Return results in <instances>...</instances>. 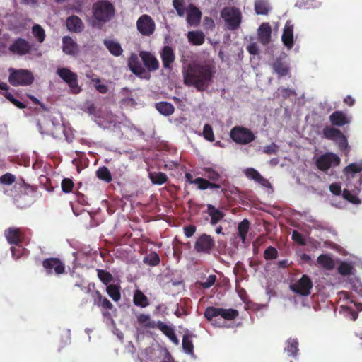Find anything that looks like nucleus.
I'll return each instance as SVG.
<instances>
[{"label":"nucleus","instance_id":"f257e3e1","mask_svg":"<svg viewBox=\"0 0 362 362\" xmlns=\"http://www.w3.org/2000/svg\"><path fill=\"white\" fill-rule=\"evenodd\" d=\"M214 72V66L209 64L190 63L182 70L184 84L204 91L211 85Z\"/></svg>","mask_w":362,"mask_h":362},{"label":"nucleus","instance_id":"f03ea898","mask_svg":"<svg viewBox=\"0 0 362 362\" xmlns=\"http://www.w3.org/2000/svg\"><path fill=\"white\" fill-rule=\"evenodd\" d=\"M344 174L346 177V188L343 190L342 197L353 204L361 202L358 194L362 185V163H352L344 168Z\"/></svg>","mask_w":362,"mask_h":362},{"label":"nucleus","instance_id":"7ed1b4c3","mask_svg":"<svg viewBox=\"0 0 362 362\" xmlns=\"http://www.w3.org/2000/svg\"><path fill=\"white\" fill-rule=\"evenodd\" d=\"M93 18L98 24L110 21L115 15L114 5L107 0H99L92 6Z\"/></svg>","mask_w":362,"mask_h":362},{"label":"nucleus","instance_id":"20e7f679","mask_svg":"<svg viewBox=\"0 0 362 362\" xmlns=\"http://www.w3.org/2000/svg\"><path fill=\"white\" fill-rule=\"evenodd\" d=\"M204 315L208 321L213 322L214 325L222 327L223 325L221 323L218 322L216 320H213V319L221 316L224 320H233L238 316L239 313L237 310L233 308L224 309L209 306L206 308Z\"/></svg>","mask_w":362,"mask_h":362},{"label":"nucleus","instance_id":"39448f33","mask_svg":"<svg viewBox=\"0 0 362 362\" xmlns=\"http://www.w3.org/2000/svg\"><path fill=\"white\" fill-rule=\"evenodd\" d=\"M8 82L13 86H26L33 83L34 76L31 71L26 69H8Z\"/></svg>","mask_w":362,"mask_h":362},{"label":"nucleus","instance_id":"423d86ee","mask_svg":"<svg viewBox=\"0 0 362 362\" xmlns=\"http://www.w3.org/2000/svg\"><path fill=\"white\" fill-rule=\"evenodd\" d=\"M230 138L238 144H248L253 141L255 136L252 132L242 126H235L230 133Z\"/></svg>","mask_w":362,"mask_h":362},{"label":"nucleus","instance_id":"0eeeda50","mask_svg":"<svg viewBox=\"0 0 362 362\" xmlns=\"http://www.w3.org/2000/svg\"><path fill=\"white\" fill-rule=\"evenodd\" d=\"M322 134L324 138L334 141L341 150L344 151L347 148V139L339 129L326 126L322 129Z\"/></svg>","mask_w":362,"mask_h":362},{"label":"nucleus","instance_id":"6e6552de","mask_svg":"<svg viewBox=\"0 0 362 362\" xmlns=\"http://www.w3.org/2000/svg\"><path fill=\"white\" fill-rule=\"evenodd\" d=\"M221 16L227 23V27L230 30H236L241 23V13L235 7L225 8L221 12Z\"/></svg>","mask_w":362,"mask_h":362},{"label":"nucleus","instance_id":"1a4fd4ad","mask_svg":"<svg viewBox=\"0 0 362 362\" xmlns=\"http://www.w3.org/2000/svg\"><path fill=\"white\" fill-rule=\"evenodd\" d=\"M58 76L69 86L73 93H78L81 88L78 83V76L68 68H59L57 71Z\"/></svg>","mask_w":362,"mask_h":362},{"label":"nucleus","instance_id":"9d476101","mask_svg":"<svg viewBox=\"0 0 362 362\" xmlns=\"http://www.w3.org/2000/svg\"><path fill=\"white\" fill-rule=\"evenodd\" d=\"M286 58V55L283 54L276 57L271 64L273 71L277 74L279 78L285 76L291 77V67Z\"/></svg>","mask_w":362,"mask_h":362},{"label":"nucleus","instance_id":"9b49d317","mask_svg":"<svg viewBox=\"0 0 362 362\" xmlns=\"http://www.w3.org/2000/svg\"><path fill=\"white\" fill-rule=\"evenodd\" d=\"M215 245V240L211 235L203 233L195 241L194 250L198 253L210 254Z\"/></svg>","mask_w":362,"mask_h":362},{"label":"nucleus","instance_id":"f8f14e48","mask_svg":"<svg viewBox=\"0 0 362 362\" xmlns=\"http://www.w3.org/2000/svg\"><path fill=\"white\" fill-rule=\"evenodd\" d=\"M136 28L144 36H151L156 30V24L153 18L147 15H141L136 21Z\"/></svg>","mask_w":362,"mask_h":362},{"label":"nucleus","instance_id":"ddd939ff","mask_svg":"<svg viewBox=\"0 0 362 362\" xmlns=\"http://www.w3.org/2000/svg\"><path fill=\"white\" fill-rule=\"evenodd\" d=\"M290 288L293 292L303 296H307L310 294L313 282L308 275L303 274L295 284H291Z\"/></svg>","mask_w":362,"mask_h":362},{"label":"nucleus","instance_id":"4468645a","mask_svg":"<svg viewBox=\"0 0 362 362\" xmlns=\"http://www.w3.org/2000/svg\"><path fill=\"white\" fill-rule=\"evenodd\" d=\"M33 45L25 39L18 37L10 45L8 50L14 54L23 56L30 54L33 50Z\"/></svg>","mask_w":362,"mask_h":362},{"label":"nucleus","instance_id":"2eb2a0df","mask_svg":"<svg viewBox=\"0 0 362 362\" xmlns=\"http://www.w3.org/2000/svg\"><path fill=\"white\" fill-rule=\"evenodd\" d=\"M316 166L322 171H327L332 165L337 166L340 163V158L333 153H326L316 160Z\"/></svg>","mask_w":362,"mask_h":362},{"label":"nucleus","instance_id":"dca6fc26","mask_svg":"<svg viewBox=\"0 0 362 362\" xmlns=\"http://www.w3.org/2000/svg\"><path fill=\"white\" fill-rule=\"evenodd\" d=\"M42 264L48 275L52 274L53 271L57 275H60L65 272V265L59 258H47L42 261Z\"/></svg>","mask_w":362,"mask_h":362},{"label":"nucleus","instance_id":"f3484780","mask_svg":"<svg viewBox=\"0 0 362 362\" xmlns=\"http://www.w3.org/2000/svg\"><path fill=\"white\" fill-rule=\"evenodd\" d=\"M139 57L144 66L149 72L155 71L159 69V62L151 52L148 51H141L139 52Z\"/></svg>","mask_w":362,"mask_h":362},{"label":"nucleus","instance_id":"a211bd4d","mask_svg":"<svg viewBox=\"0 0 362 362\" xmlns=\"http://www.w3.org/2000/svg\"><path fill=\"white\" fill-rule=\"evenodd\" d=\"M160 54L163 67L166 70L171 71L173 70V64L175 60V54L172 47L169 45L164 46Z\"/></svg>","mask_w":362,"mask_h":362},{"label":"nucleus","instance_id":"6ab92c4d","mask_svg":"<svg viewBox=\"0 0 362 362\" xmlns=\"http://www.w3.org/2000/svg\"><path fill=\"white\" fill-rule=\"evenodd\" d=\"M5 237L11 245H20L24 239V234L21 228L10 227L5 230Z\"/></svg>","mask_w":362,"mask_h":362},{"label":"nucleus","instance_id":"aec40b11","mask_svg":"<svg viewBox=\"0 0 362 362\" xmlns=\"http://www.w3.org/2000/svg\"><path fill=\"white\" fill-rule=\"evenodd\" d=\"M281 40L284 45L288 49H291L293 47V25L290 21H288L285 24L281 35Z\"/></svg>","mask_w":362,"mask_h":362},{"label":"nucleus","instance_id":"412c9836","mask_svg":"<svg viewBox=\"0 0 362 362\" xmlns=\"http://www.w3.org/2000/svg\"><path fill=\"white\" fill-rule=\"evenodd\" d=\"M128 66L131 71L136 76L144 78V74H146V69L141 66L136 54L132 53L128 59Z\"/></svg>","mask_w":362,"mask_h":362},{"label":"nucleus","instance_id":"4be33fe9","mask_svg":"<svg viewBox=\"0 0 362 362\" xmlns=\"http://www.w3.org/2000/svg\"><path fill=\"white\" fill-rule=\"evenodd\" d=\"M91 298L94 305L105 310H110L113 308L112 303L98 291L95 290L91 293Z\"/></svg>","mask_w":362,"mask_h":362},{"label":"nucleus","instance_id":"5701e85b","mask_svg":"<svg viewBox=\"0 0 362 362\" xmlns=\"http://www.w3.org/2000/svg\"><path fill=\"white\" fill-rule=\"evenodd\" d=\"M351 117H348L343 111L337 110L329 115V121L333 126L343 127L351 122Z\"/></svg>","mask_w":362,"mask_h":362},{"label":"nucleus","instance_id":"b1692460","mask_svg":"<svg viewBox=\"0 0 362 362\" xmlns=\"http://www.w3.org/2000/svg\"><path fill=\"white\" fill-rule=\"evenodd\" d=\"M62 44V50L65 54L72 56H75L78 54V46L71 37H63Z\"/></svg>","mask_w":362,"mask_h":362},{"label":"nucleus","instance_id":"393cba45","mask_svg":"<svg viewBox=\"0 0 362 362\" xmlns=\"http://www.w3.org/2000/svg\"><path fill=\"white\" fill-rule=\"evenodd\" d=\"M258 40L264 45L271 40L272 28L269 23H262L258 28Z\"/></svg>","mask_w":362,"mask_h":362},{"label":"nucleus","instance_id":"a878e982","mask_svg":"<svg viewBox=\"0 0 362 362\" xmlns=\"http://www.w3.org/2000/svg\"><path fill=\"white\" fill-rule=\"evenodd\" d=\"M66 24L67 29L73 33H81L84 28L82 20L75 15L68 17L66 18Z\"/></svg>","mask_w":362,"mask_h":362},{"label":"nucleus","instance_id":"bb28decb","mask_svg":"<svg viewBox=\"0 0 362 362\" xmlns=\"http://www.w3.org/2000/svg\"><path fill=\"white\" fill-rule=\"evenodd\" d=\"M156 328L160 330L167 337H168L175 344H179V340L175 333V330L170 326L165 324L162 321L156 322Z\"/></svg>","mask_w":362,"mask_h":362},{"label":"nucleus","instance_id":"cd10ccee","mask_svg":"<svg viewBox=\"0 0 362 362\" xmlns=\"http://www.w3.org/2000/svg\"><path fill=\"white\" fill-rule=\"evenodd\" d=\"M202 12L198 8L190 5L187 13V21L191 25H197L199 23Z\"/></svg>","mask_w":362,"mask_h":362},{"label":"nucleus","instance_id":"c85d7f7f","mask_svg":"<svg viewBox=\"0 0 362 362\" xmlns=\"http://www.w3.org/2000/svg\"><path fill=\"white\" fill-rule=\"evenodd\" d=\"M245 175L250 180H253L264 187H267L269 185L267 180L264 178L261 174L253 168H248L245 170Z\"/></svg>","mask_w":362,"mask_h":362},{"label":"nucleus","instance_id":"c756f323","mask_svg":"<svg viewBox=\"0 0 362 362\" xmlns=\"http://www.w3.org/2000/svg\"><path fill=\"white\" fill-rule=\"evenodd\" d=\"M207 209L208 214L211 218L210 223L212 226L217 224L221 219L223 218L225 216L223 211L216 209L214 205L211 204H207Z\"/></svg>","mask_w":362,"mask_h":362},{"label":"nucleus","instance_id":"7c9ffc66","mask_svg":"<svg viewBox=\"0 0 362 362\" xmlns=\"http://www.w3.org/2000/svg\"><path fill=\"white\" fill-rule=\"evenodd\" d=\"M133 303L135 305L141 308H146L150 304L146 296L141 290L139 289L134 291Z\"/></svg>","mask_w":362,"mask_h":362},{"label":"nucleus","instance_id":"2f4dec72","mask_svg":"<svg viewBox=\"0 0 362 362\" xmlns=\"http://www.w3.org/2000/svg\"><path fill=\"white\" fill-rule=\"evenodd\" d=\"M121 287L119 284H111L106 286L105 291L107 295L115 302H118L121 299Z\"/></svg>","mask_w":362,"mask_h":362},{"label":"nucleus","instance_id":"473e14b6","mask_svg":"<svg viewBox=\"0 0 362 362\" xmlns=\"http://www.w3.org/2000/svg\"><path fill=\"white\" fill-rule=\"evenodd\" d=\"M317 262L327 270H332L335 266L334 259L328 255L325 254H322L317 257Z\"/></svg>","mask_w":362,"mask_h":362},{"label":"nucleus","instance_id":"72a5a7b5","mask_svg":"<svg viewBox=\"0 0 362 362\" xmlns=\"http://www.w3.org/2000/svg\"><path fill=\"white\" fill-rule=\"evenodd\" d=\"M104 45L112 55L119 57L122 54L123 49L119 42L110 40H105Z\"/></svg>","mask_w":362,"mask_h":362},{"label":"nucleus","instance_id":"f704fd0d","mask_svg":"<svg viewBox=\"0 0 362 362\" xmlns=\"http://www.w3.org/2000/svg\"><path fill=\"white\" fill-rule=\"evenodd\" d=\"M187 37L189 42L194 45H201L205 40L204 34L202 31H189Z\"/></svg>","mask_w":362,"mask_h":362},{"label":"nucleus","instance_id":"c9c22d12","mask_svg":"<svg viewBox=\"0 0 362 362\" xmlns=\"http://www.w3.org/2000/svg\"><path fill=\"white\" fill-rule=\"evenodd\" d=\"M156 110L165 116L171 115L174 111V106L168 102H159L156 104Z\"/></svg>","mask_w":362,"mask_h":362},{"label":"nucleus","instance_id":"e433bc0d","mask_svg":"<svg viewBox=\"0 0 362 362\" xmlns=\"http://www.w3.org/2000/svg\"><path fill=\"white\" fill-rule=\"evenodd\" d=\"M137 322L145 328L154 329L156 326V323L151 319L150 315L144 313L137 316Z\"/></svg>","mask_w":362,"mask_h":362},{"label":"nucleus","instance_id":"4c0bfd02","mask_svg":"<svg viewBox=\"0 0 362 362\" xmlns=\"http://www.w3.org/2000/svg\"><path fill=\"white\" fill-rule=\"evenodd\" d=\"M96 272L98 279L104 285L107 286L114 281L113 276L107 270L97 269Z\"/></svg>","mask_w":362,"mask_h":362},{"label":"nucleus","instance_id":"58836bf2","mask_svg":"<svg viewBox=\"0 0 362 362\" xmlns=\"http://www.w3.org/2000/svg\"><path fill=\"white\" fill-rule=\"evenodd\" d=\"M269 6L266 0H256L255 2V11L257 15H267Z\"/></svg>","mask_w":362,"mask_h":362},{"label":"nucleus","instance_id":"ea45409f","mask_svg":"<svg viewBox=\"0 0 362 362\" xmlns=\"http://www.w3.org/2000/svg\"><path fill=\"white\" fill-rule=\"evenodd\" d=\"M149 178L153 184L158 185L165 183L168 180V176L161 172L149 173Z\"/></svg>","mask_w":362,"mask_h":362},{"label":"nucleus","instance_id":"a19ab883","mask_svg":"<svg viewBox=\"0 0 362 362\" xmlns=\"http://www.w3.org/2000/svg\"><path fill=\"white\" fill-rule=\"evenodd\" d=\"M250 228V221L247 219H243L238 226V236L241 241L245 243L246 240V235L248 233Z\"/></svg>","mask_w":362,"mask_h":362},{"label":"nucleus","instance_id":"79ce46f5","mask_svg":"<svg viewBox=\"0 0 362 362\" xmlns=\"http://www.w3.org/2000/svg\"><path fill=\"white\" fill-rule=\"evenodd\" d=\"M96 176L99 180L107 183L112 180V175L108 168L105 166L100 167L97 170Z\"/></svg>","mask_w":362,"mask_h":362},{"label":"nucleus","instance_id":"37998d69","mask_svg":"<svg viewBox=\"0 0 362 362\" xmlns=\"http://www.w3.org/2000/svg\"><path fill=\"white\" fill-rule=\"evenodd\" d=\"M288 356L296 357L298 351V342L296 339H289L287 341V346L285 348Z\"/></svg>","mask_w":362,"mask_h":362},{"label":"nucleus","instance_id":"c03bdc74","mask_svg":"<svg viewBox=\"0 0 362 362\" xmlns=\"http://www.w3.org/2000/svg\"><path fill=\"white\" fill-rule=\"evenodd\" d=\"M32 33L38 42L42 43L44 42L46 35L45 30L41 25L35 24L32 27Z\"/></svg>","mask_w":362,"mask_h":362},{"label":"nucleus","instance_id":"a18cd8bd","mask_svg":"<svg viewBox=\"0 0 362 362\" xmlns=\"http://www.w3.org/2000/svg\"><path fill=\"white\" fill-rule=\"evenodd\" d=\"M11 251L12 256L15 259H18L23 256H27L28 255V250L20 245H16L15 247H11Z\"/></svg>","mask_w":362,"mask_h":362},{"label":"nucleus","instance_id":"49530a36","mask_svg":"<svg viewBox=\"0 0 362 362\" xmlns=\"http://www.w3.org/2000/svg\"><path fill=\"white\" fill-rule=\"evenodd\" d=\"M204 175L209 180L217 182L221 179V175L218 172L216 171L214 168L207 167L203 169Z\"/></svg>","mask_w":362,"mask_h":362},{"label":"nucleus","instance_id":"de8ad7c7","mask_svg":"<svg viewBox=\"0 0 362 362\" xmlns=\"http://www.w3.org/2000/svg\"><path fill=\"white\" fill-rule=\"evenodd\" d=\"M144 261L150 266H157L160 263V257L156 252H152L144 258Z\"/></svg>","mask_w":362,"mask_h":362},{"label":"nucleus","instance_id":"09e8293b","mask_svg":"<svg viewBox=\"0 0 362 362\" xmlns=\"http://www.w3.org/2000/svg\"><path fill=\"white\" fill-rule=\"evenodd\" d=\"M182 348L184 351L188 354H191L193 353L194 345L192 340L190 339L189 336L187 334H185L183 337Z\"/></svg>","mask_w":362,"mask_h":362},{"label":"nucleus","instance_id":"8fccbe9b","mask_svg":"<svg viewBox=\"0 0 362 362\" xmlns=\"http://www.w3.org/2000/svg\"><path fill=\"white\" fill-rule=\"evenodd\" d=\"M74 187L73 180L70 178H64L61 183V188L63 192L70 193Z\"/></svg>","mask_w":362,"mask_h":362},{"label":"nucleus","instance_id":"3c124183","mask_svg":"<svg viewBox=\"0 0 362 362\" xmlns=\"http://www.w3.org/2000/svg\"><path fill=\"white\" fill-rule=\"evenodd\" d=\"M278 256L277 250L272 247H268L264 252V257L266 260H272L274 259Z\"/></svg>","mask_w":362,"mask_h":362},{"label":"nucleus","instance_id":"603ef678","mask_svg":"<svg viewBox=\"0 0 362 362\" xmlns=\"http://www.w3.org/2000/svg\"><path fill=\"white\" fill-rule=\"evenodd\" d=\"M203 136L205 139L209 141H214V134L211 126L209 124H206L203 129Z\"/></svg>","mask_w":362,"mask_h":362},{"label":"nucleus","instance_id":"864d4df0","mask_svg":"<svg viewBox=\"0 0 362 362\" xmlns=\"http://www.w3.org/2000/svg\"><path fill=\"white\" fill-rule=\"evenodd\" d=\"M16 181V177L14 175L6 173L0 177V183L5 185H10Z\"/></svg>","mask_w":362,"mask_h":362},{"label":"nucleus","instance_id":"5fc2aeb1","mask_svg":"<svg viewBox=\"0 0 362 362\" xmlns=\"http://www.w3.org/2000/svg\"><path fill=\"white\" fill-rule=\"evenodd\" d=\"M191 183L197 185L198 189L205 190L209 187V181L202 177H198L191 181Z\"/></svg>","mask_w":362,"mask_h":362},{"label":"nucleus","instance_id":"6e6d98bb","mask_svg":"<svg viewBox=\"0 0 362 362\" xmlns=\"http://www.w3.org/2000/svg\"><path fill=\"white\" fill-rule=\"evenodd\" d=\"M352 267L346 263V262H341L338 267V272L343 275V276H347L349 275L351 273Z\"/></svg>","mask_w":362,"mask_h":362},{"label":"nucleus","instance_id":"4d7b16f0","mask_svg":"<svg viewBox=\"0 0 362 362\" xmlns=\"http://www.w3.org/2000/svg\"><path fill=\"white\" fill-rule=\"evenodd\" d=\"M173 5L180 16L185 13L184 0H173Z\"/></svg>","mask_w":362,"mask_h":362},{"label":"nucleus","instance_id":"13d9d810","mask_svg":"<svg viewBox=\"0 0 362 362\" xmlns=\"http://www.w3.org/2000/svg\"><path fill=\"white\" fill-rule=\"evenodd\" d=\"M291 238L295 242H297L300 245H305V238H304L303 235L298 231L294 230L292 232Z\"/></svg>","mask_w":362,"mask_h":362},{"label":"nucleus","instance_id":"bf43d9fd","mask_svg":"<svg viewBox=\"0 0 362 362\" xmlns=\"http://www.w3.org/2000/svg\"><path fill=\"white\" fill-rule=\"evenodd\" d=\"M216 281V276L214 274H211L208 276L205 281L201 283V285L204 288H209L215 284Z\"/></svg>","mask_w":362,"mask_h":362},{"label":"nucleus","instance_id":"052dcab7","mask_svg":"<svg viewBox=\"0 0 362 362\" xmlns=\"http://www.w3.org/2000/svg\"><path fill=\"white\" fill-rule=\"evenodd\" d=\"M280 90V93L281 95V97L283 99L286 100L288 98H290L291 95H296V93L294 90L286 88H282L279 89Z\"/></svg>","mask_w":362,"mask_h":362},{"label":"nucleus","instance_id":"680f3d73","mask_svg":"<svg viewBox=\"0 0 362 362\" xmlns=\"http://www.w3.org/2000/svg\"><path fill=\"white\" fill-rule=\"evenodd\" d=\"M330 192L336 196L341 194V186L339 182H334L329 185Z\"/></svg>","mask_w":362,"mask_h":362},{"label":"nucleus","instance_id":"e2e57ef3","mask_svg":"<svg viewBox=\"0 0 362 362\" xmlns=\"http://www.w3.org/2000/svg\"><path fill=\"white\" fill-rule=\"evenodd\" d=\"M197 228L194 225L186 226L183 228L184 234L187 238L192 237L196 232Z\"/></svg>","mask_w":362,"mask_h":362},{"label":"nucleus","instance_id":"0e129e2a","mask_svg":"<svg viewBox=\"0 0 362 362\" xmlns=\"http://www.w3.org/2000/svg\"><path fill=\"white\" fill-rule=\"evenodd\" d=\"M96 85L95 88L96 90L100 92V93H106L108 90V88L105 84H98L100 82V80L99 78L96 79L95 81Z\"/></svg>","mask_w":362,"mask_h":362},{"label":"nucleus","instance_id":"69168bd1","mask_svg":"<svg viewBox=\"0 0 362 362\" xmlns=\"http://www.w3.org/2000/svg\"><path fill=\"white\" fill-rule=\"evenodd\" d=\"M247 49L250 54L255 55L259 53V48L255 43L250 44L247 47Z\"/></svg>","mask_w":362,"mask_h":362},{"label":"nucleus","instance_id":"338daca9","mask_svg":"<svg viewBox=\"0 0 362 362\" xmlns=\"http://www.w3.org/2000/svg\"><path fill=\"white\" fill-rule=\"evenodd\" d=\"M344 103L345 104H346L347 105H349V107H351L354 105L355 103V99L353 98L351 95H347L344 99Z\"/></svg>","mask_w":362,"mask_h":362},{"label":"nucleus","instance_id":"774afa93","mask_svg":"<svg viewBox=\"0 0 362 362\" xmlns=\"http://www.w3.org/2000/svg\"><path fill=\"white\" fill-rule=\"evenodd\" d=\"M347 310L349 311V313L351 316V319L354 321H355L358 317V313L357 311L354 310H352L349 308H347Z\"/></svg>","mask_w":362,"mask_h":362}]
</instances>
